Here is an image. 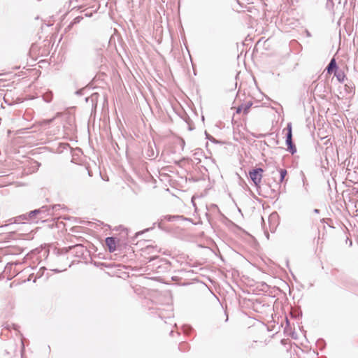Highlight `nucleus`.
<instances>
[{"label":"nucleus","instance_id":"1","mask_svg":"<svg viewBox=\"0 0 358 358\" xmlns=\"http://www.w3.org/2000/svg\"><path fill=\"white\" fill-rule=\"evenodd\" d=\"M287 132L286 134V144L287 145V150L292 153L294 154L296 152V148L292 142V124L288 123L286 127Z\"/></svg>","mask_w":358,"mask_h":358},{"label":"nucleus","instance_id":"2","mask_svg":"<svg viewBox=\"0 0 358 358\" xmlns=\"http://www.w3.org/2000/svg\"><path fill=\"white\" fill-rule=\"evenodd\" d=\"M263 171V169L261 168H257L249 171L250 178L257 187H259L262 181Z\"/></svg>","mask_w":358,"mask_h":358},{"label":"nucleus","instance_id":"3","mask_svg":"<svg viewBox=\"0 0 358 358\" xmlns=\"http://www.w3.org/2000/svg\"><path fill=\"white\" fill-rule=\"evenodd\" d=\"M106 244L110 252H114L116 250V241L113 237H108L106 239Z\"/></svg>","mask_w":358,"mask_h":358},{"label":"nucleus","instance_id":"4","mask_svg":"<svg viewBox=\"0 0 358 358\" xmlns=\"http://www.w3.org/2000/svg\"><path fill=\"white\" fill-rule=\"evenodd\" d=\"M251 106H252L251 102H248L245 104H242V105L239 106L236 108V113H240L241 111H243L244 113H248Z\"/></svg>","mask_w":358,"mask_h":358},{"label":"nucleus","instance_id":"5","mask_svg":"<svg viewBox=\"0 0 358 358\" xmlns=\"http://www.w3.org/2000/svg\"><path fill=\"white\" fill-rule=\"evenodd\" d=\"M337 66H336V60L335 59H332L329 64H328L327 67V73H331L334 69H336Z\"/></svg>","mask_w":358,"mask_h":358},{"label":"nucleus","instance_id":"6","mask_svg":"<svg viewBox=\"0 0 358 358\" xmlns=\"http://www.w3.org/2000/svg\"><path fill=\"white\" fill-rule=\"evenodd\" d=\"M334 75L337 78L339 82H341L343 83L344 81V79L345 78V76L344 74V73L341 71H336L335 73H334Z\"/></svg>","mask_w":358,"mask_h":358},{"label":"nucleus","instance_id":"7","mask_svg":"<svg viewBox=\"0 0 358 358\" xmlns=\"http://www.w3.org/2000/svg\"><path fill=\"white\" fill-rule=\"evenodd\" d=\"M278 171H279V173H280L279 182L281 183V182H282L285 180V178L287 172V170L284 169H280L278 170Z\"/></svg>","mask_w":358,"mask_h":358},{"label":"nucleus","instance_id":"8","mask_svg":"<svg viewBox=\"0 0 358 358\" xmlns=\"http://www.w3.org/2000/svg\"><path fill=\"white\" fill-rule=\"evenodd\" d=\"M44 98V100L46 101V102H50L51 100H52V94H46L43 96Z\"/></svg>","mask_w":358,"mask_h":358},{"label":"nucleus","instance_id":"9","mask_svg":"<svg viewBox=\"0 0 358 358\" xmlns=\"http://www.w3.org/2000/svg\"><path fill=\"white\" fill-rule=\"evenodd\" d=\"M277 217H278L277 214H275V213H273V214H271V215L269 216L268 220H269V221H271V220H275V219L277 218Z\"/></svg>","mask_w":358,"mask_h":358},{"label":"nucleus","instance_id":"10","mask_svg":"<svg viewBox=\"0 0 358 358\" xmlns=\"http://www.w3.org/2000/svg\"><path fill=\"white\" fill-rule=\"evenodd\" d=\"M40 212H41V210H34L30 213V217H31L32 216H34L36 214L39 213Z\"/></svg>","mask_w":358,"mask_h":358},{"label":"nucleus","instance_id":"11","mask_svg":"<svg viewBox=\"0 0 358 358\" xmlns=\"http://www.w3.org/2000/svg\"><path fill=\"white\" fill-rule=\"evenodd\" d=\"M186 346H187L186 343H180V345H179V348L180 350H183V347H186Z\"/></svg>","mask_w":358,"mask_h":358},{"label":"nucleus","instance_id":"12","mask_svg":"<svg viewBox=\"0 0 358 358\" xmlns=\"http://www.w3.org/2000/svg\"><path fill=\"white\" fill-rule=\"evenodd\" d=\"M54 120V118H52V119H49V120H44V122L45 124H50V122H52V120Z\"/></svg>","mask_w":358,"mask_h":358},{"label":"nucleus","instance_id":"13","mask_svg":"<svg viewBox=\"0 0 358 358\" xmlns=\"http://www.w3.org/2000/svg\"><path fill=\"white\" fill-rule=\"evenodd\" d=\"M320 210L318 209H315L314 213H319Z\"/></svg>","mask_w":358,"mask_h":358},{"label":"nucleus","instance_id":"14","mask_svg":"<svg viewBox=\"0 0 358 358\" xmlns=\"http://www.w3.org/2000/svg\"><path fill=\"white\" fill-rule=\"evenodd\" d=\"M57 208V206H53V209H56Z\"/></svg>","mask_w":358,"mask_h":358},{"label":"nucleus","instance_id":"15","mask_svg":"<svg viewBox=\"0 0 358 358\" xmlns=\"http://www.w3.org/2000/svg\"><path fill=\"white\" fill-rule=\"evenodd\" d=\"M357 192H358V190H357Z\"/></svg>","mask_w":358,"mask_h":358}]
</instances>
